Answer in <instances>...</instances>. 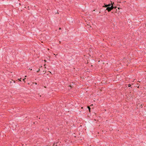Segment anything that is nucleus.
<instances>
[{
	"instance_id": "6",
	"label": "nucleus",
	"mask_w": 146,
	"mask_h": 146,
	"mask_svg": "<svg viewBox=\"0 0 146 146\" xmlns=\"http://www.w3.org/2000/svg\"><path fill=\"white\" fill-rule=\"evenodd\" d=\"M128 87H131V84H129L128 85Z\"/></svg>"
},
{
	"instance_id": "4",
	"label": "nucleus",
	"mask_w": 146,
	"mask_h": 146,
	"mask_svg": "<svg viewBox=\"0 0 146 146\" xmlns=\"http://www.w3.org/2000/svg\"><path fill=\"white\" fill-rule=\"evenodd\" d=\"M104 4L105 5L103 6V7H107H107H108L107 5H106L105 3H104Z\"/></svg>"
},
{
	"instance_id": "8",
	"label": "nucleus",
	"mask_w": 146,
	"mask_h": 146,
	"mask_svg": "<svg viewBox=\"0 0 146 146\" xmlns=\"http://www.w3.org/2000/svg\"><path fill=\"white\" fill-rule=\"evenodd\" d=\"M21 79V78H20V79H18V80H19V81H21V80H20V79Z\"/></svg>"
},
{
	"instance_id": "7",
	"label": "nucleus",
	"mask_w": 146,
	"mask_h": 146,
	"mask_svg": "<svg viewBox=\"0 0 146 146\" xmlns=\"http://www.w3.org/2000/svg\"><path fill=\"white\" fill-rule=\"evenodd\" d=\"M40 69L39 68L38 69V70L37 71V72H38L40 71Z\"/></svg>"
},
{
	"instance_id": "5",
	"label": "nucleus",
	"mask_w": 146,
	"mask_h": 146,
	"mask_svg": "<svg viewBox=\"0 0 146 146\" xmlns=\"http://www.w3.org/2000/svg\"><path fill=\"white\" fill-rule=\"evenodd\" d=\"M88 109L90 111V110L91 108H90V106H88Z\"/></svg>"
},
{
	"instance_id": "13",
	"label": "nucleus",
	"mask_w": 146,
	"mask_h": 146,
	"mask_svg": "<svg viewBox=\"0 0 146 146\" xmlns=\"http://www.w3.org/2000/svg\"><path fill=\"white\" fill-rule=\"evenodd\" d=\"M13 82H14V83H15V81H14H14H13Z\"/></svg>"
},
{
	"instance_id": "11",
	"label": "nucleus",
	"mask_w": 146,
	"mask_h": 146,
	"mask_svg": "<svg viewBox=\"0 0 146 146\" xmlns=\"http://www.w3.org/2000/svg\"><path fill=\"white\" fill-rule=\"evenodd\" d=\"M25 79H26V78H24V79H23V80L24 81V80H25Z\"/></svg>"
},
{
	"instance_id": "14",
	"label": "nucleus",
	"mask_w": 146,
	"mask_h": 146,
	"mask_svg": "<svg viewBox=\"0 0 146 146\" xmlns=\"http://www.w3.org/2000/svg\"><path fill=\"white\" fill-rule=\"evenodd\" d=\"M45 65H46V64H44V66H45Z\"/></svg>"
},
{
	"instance_id": "15",
	"label": "nucleus",
	"mask_w": 146,
	"mask_h": 146,
	"mask_svg": "<svg viewBox=\"0 0 146 146\" xmlns=\"http://www.w3.org/2000/svg\"><path fill=\"white\" fill-rule=\"evenodd\" d=\"M35 84H36V83H35Z\"/></svg>"
},
{
	"instance_id": "9",
	"label": "nucleus",
	"mask_w": 146,
	"mask_h": 146,
	"mask_svg": "<svg viewBox=\"0 0 146 146\" xmlns=\"http://www.w3.org/2000/svg\"><path fill=\"white\" fill-rule=\"evenodd\" d=\"M54 145V146H55V145L56 146H57V145H55V144H54V145Z\"/></svg>"
},
{
	"instance_id": "2",
	"label": "nucleus",
	"mask_w": 146,
	"mask_h": 146,
	"mask_svg": "<svg viewBox=\"0 0 146 146\" xmlns=\"http://www.w3.org/2000/svg\"><path fill=\"white\" fill-rule=\"evenodd\" d=\"M114 3L113 2V3H112L111 4V7H110L112 10L114 8L115 9L117 7H114L113 6V4Z\"/></svg>"
},
{
	"instance_id": "10",
	"label": "nucleus",
	"mask_w": 146,
	"mask_h": 146,
	"mask_svg": "<svg viewBox=\"0 0 146 146\" xmlns=\"http://www.w3.org/2000/svg\"><path fill=\"white\" fill-rule=\"evenodd\" d=\"M44 61L45 62H47V61L45 60H44Z\"/></svg>"
},
{
	"instance_id": "12",
	"label": "nucleus",
	"mask_w": 146,
	"mask_h": 146,
	"mask_svg": "<svg viewBox=\"0 0 146 146\" xmlns=\"http://www.w3.org/2000/svg\"><path fill=\"white\" fill-rule=\"evenodd\" d=\"M59 30H60V29H61V28H60H60H59Z\"/></svg>"
},
{
	"instance_id": "1",
	"label": "nucleus",
	"mask_w": 146,
	"mask_h": 146,
	"mask_svg": "<svg viewBox=\"0 0 146 146\" xmlns=\"http://www.w3.org/2000/svg\"><path fill=\"white\" fill-rule=\"evenodd\" d=\"M106 10L108 11L109 12L110 11L112 10V9L110 7H108L106 9Z\"/></svg>"
},
{
	"instance_id": "3",
	"label": "nucleus",
	"mask_w": 146,
	"mask_h": 146,
	"mask_svg": "<svg viewBox=\"0 0 146 146\" xmlns=\"http://www.w3.org/2000/svg\"><path fill=\"white\" fill-rule=\"evenodd\" d=\"M112 2H111V4L109 3L108 5H107L108 7H110L111 6V5L112 4Z\"/></svg>"
}]
</instances>
